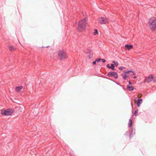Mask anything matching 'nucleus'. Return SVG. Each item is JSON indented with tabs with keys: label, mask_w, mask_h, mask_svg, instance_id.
<instances>
[{
	"label": "nucleus",
	"mask_w": 156,
	"mask_h": 156,
	"mask_svg": "<svg viewBox=\"0 0 156 156\" xmlns=\"http://www.w3.org/2000/svg\"><path fill=\"white\" fill-rule=\"evenodd\" d=\"M129 85H132V83H131V82L130 81V80L129 81Z\"/></svg>",
	"instance_id": "nucleus-29"
},
{
	"label": "nucleus",
	"mask_w": 156,
	"mask_h": 156,
	"mask_svg": "<svg viewBox=\"0 0 156 156\" xmlns=\"http://www.w3.org/2000/svg\"><path fill=\"white\" fill-rule=\"evenodd\" d=\"M131 132L129 133V137L130 139H131V138L133 136V127H131Z\"/></svg>",
	"instance_id": "nucleus-17"
},
{
	"label": "nucleus",
	"mask_w": 156,
	"mask_h": 156,
	"mask_svg": "<svg viewBox=\"0 0 156 156\" xmlns=\"http://www.w3.org/2000/svg\"><path fill=\"white\" fill-rule=\"evenodd\" d=\"M86 52L87 54L88 58L90 59L93 57V52L90 47L87 48Z\"/></svg>",
	"instance_id": "nucleus-7"
},
{
	"label": "nucleus",
	"mask_w": 156,
	"mask_h": 156,
	"mask_svg": "<svg viewBox=\"0 0 156 156\" xmlns=\"http://www.w3.org/2000/svg\"><path fill=\"white\" fill-rule=\"evenodd\" d=\"M65 149L66 151L68 154L70 155L73 154V151L71 149L69 148L67 146L66 147Z\"/></svg>",
	"instance_id": "nucleus-8"
},
{
	"label": "nucleus",
	"mask_w": 156,
	"mask_h": 156,
	"mask_svg": "<svg viewBox=\"0 0 156 156\" xmlns=\"http://www.w3.org/2000/svg\"><path fill=\"white\" fill-rule=\"evenodd\" d=\"M125 75L123 77V79L125 80H126L127 78L129 77V76H127L128 73H124Z\"/></svg>",
	"instance_id": "nucleus-18"
},
{
	"label": "nucleus",
	"mask_w": 156,
	"mask_h": 156,
	"mask_svg": "<svg viewBox=\"0 0 156 156\" xmlns=\"http://www.w3.org/2000/svg\"><path fill=\"white\" fill-rule=\"evenodd\" d=\"M107 76L109 77L113 76L115 78L117 79L118 78V74L117 72L114 71H111L109 72Z\"/></svg>",
	"instance_id": "nucleus-5"
},
{
	"label": "nucleus",
	"mask_w": 156,
	"mask_h": 156,
	"mask_svg": "<svg viewBox=\"0 0 156 156\" xmlns=\"http://www.w3.org/2000/svg\"><path fill=\"white\" fill-rule=\"evenodd\" d=\"M109 22V19L107 18L101 17L99 20V22L101 24L106 23Z\"/></svg>",
	"instance_id": "nucleus-6"
},
{
	"label": "nucleus",
	"mask_w": 156,
	"mask_h": 156,
	"mask_svg": "<svg viewBox=\"0 0 156 156\" xmlns=\"http://www.w3.org/2000/svg\"><path fill=\"white\" fill-rule=\"evenodd\" d=\"M123 68H125V67H122V66H121L120 67H119V70H122L123 69Z\"/></svg>",
	"instance_id": "nucleus-25"
},
{
	"label": "nucleus",
	"mask_w": 156,
	"mask_h": 156,
	"mask_svg": "<svg viewBox=\"0 0 156 156\" xmlns=\"http://www.w3.org/2000/svg\"><path fill=\"white\" fill-rule=\"evenodd\" d=\"M48 47H49V46H48L46 47V48H48Z\"/></svg>",
	"instance_id": "nucleus-34"
},
{
	"label": "nucleus",
	"mask_w": 156,
	"mask_h": 156,
	"mask_svg": "<svg viewBox=\"0 0 156 156\" xmlns=\"http://www.w3.org/2000/svg\"><path fill=\"white\" fill-rule=\"evenodd\" d=\"M9 50L10 51L12 52L15 51L16 48L13 46L11 45L9 47Z\"/></svg>",
	"instance_id": "nucleus-12"
},
{
	"label": "nucleus",
	"mask_w": 156,
	"mask_h": 156,
	"mask_svg": "<svg viewBox=\"0 0 156 156\" xmlns=\"http://www.w3.org/2000/svg\"><path fill=\"white\" fill-rule=\"evenodd\" d=\"M149 24L151 30H154L156 29V19L154 17L150 19L149 21Z\"/></svg>",
	"instance_id": "nucleus-2"
},
{
	"label": "nucleus",
	"mask_w": 156,
	"mask_h": 156,
	"mask_svg": "<svg viewBox=\"0 0 156 156\" xmlns=\"http://www.w3.org/2000/svg\"><path fill=\"white\" fill-rule=\"evenodd\" d=\"M136 78H137V76H134L133 77V78L134 79H136Z\"/></svg>",
	"instance_id": "nucleus-33"
},
{
	"label": "nucleus",
	"mask_w": 156,
	"mask_h": 156,
	"mask_svg": "<svg viewBox=\"0 0 156 156\" xmlns=\"http://www.w3.org/2000/svg\"><path fill=\"white\" fill-rule=\"evenodd\" d=\"M128 134V132H126L125 134L126 135H127Z\"/></svg>",
	"instance_id": "nucleus-31"
},
{
	"label": "nucleus",
	"mask_w": 156,
	"mask_h": 156,
	"mask_svg": "<svg viewBox=\"0 0 156 156\" xmlns=\"http://www.w3.org/2000/svg\"><path fill=\"white\" fill-rule=\"evenodd\" d=\"M153 76L152 74L150 75L148 77V80L147 81V83H149L151 81L153 80Z\"/></svg>",
	"instance_id": "nucleus-11"
},
{
	"label": "nucleus",
	"mask_w": 156,
	"mask_h": 156,
	"mask_svg": "<svg viewBox=\"0 0 156 156\" xmlns=\"http://www.w3.org/2000/svg\"><path fill=\"white\" fill-rule=\"evenodd\" d=\"M124 73H128V75L129 76H132L135 74V73L132 70H128L126 71H125L124 70L123 71Z\"/></svg>",
	"instance_id": "nucleus-9"
},
{
	"label": "nucleus",
	"mask_w": 156,
	"mask_h": 156,
	"mask_svg": "<svg viewBox=\"0 0 156 156\" xmlns=\"http://www.w3.org/2000/svg\"><path fill=\"white\" fill-rule=\"evenodd\" d=\"M86 27V20L85 19L79 21L76 28L77 31L81 32L85 30Z\"/></svg>",
	"instance_id": "nucleus-1"
},
{
	"label": "nucleus",
	"mask_w": 156,
	"mask_h": 156,
	"mask_svg": "<svg viewBox=\"0 0 156 156\" xmlns=\"http://www.w3.org/2000/svg\"><path fill=\"white\" fill-rule=\"evenodd\" d=\"M127 76H129V75H127Z\"/></svg>",
	"instance_id": "nucleus-35"
},
{
	"label": "nucleus",
	"mask_w": 156,
	"mask_h": 156,
	"mask_svg": "<svg viewBox=\"0 0 156 156\" xmlns=\"http://www.w3.org/2000/svg\"><path fill=\"white\" fill-rule=\"evenodd\" d=\"M101 60L103 63H105L106 62V60L104 59L101 58Z\"/></svg>",
	"instance_id": "nucleus-26"
},
{
	"label": "nucleus",
	"mask_w": 156,
	"mask_h": 156,
	"mask_svg": "<svg viewBox=\"0 0 156 156\" xmlns=\"http://www.w3.org/2000/svg\"><path fill=\"white\" fill-rule=\"evenodd\" d=\"M143 100L142 99H138L137 100V105L138 107L140 106V104L142 103Z\"/></svg>",
	"instance_id": "nucleus-13"
},
{
	"label": "nucleus",
	"mask_w": 156,
	"mask_h": 156,
	"mask_svg": "<svg viewBox=\"0 0 156 156\" xmlns=\"http://www.w3.org/2000/svg\"><path fill=\"white\" fill-rule=\"evenodd\" d=\"M23 88V87L22 86L16 87L15 90L17 92H19Z\"/></svg>",
	"instance_id": "nucleus-14"
},
{
	"label": "nucleus",
	"mask_w": 156,
	"mask_h": 156,
	"mask_svg": "<svg viewBox=\"0 0 156 156\" xmlns=\"http://www.w3.org/2000/svg\"><path fill=\"white\" fill-rule=\"evenodd\" d=\"M13 109H7L6 110H2L1 113L3 115L9 116L11 115L14 112Z\"/></svg>",
	"instance_id": "nucleus-4"
},
{
	"label": "nucleus",
	"mask_w": 156,
	"mask_h": 156,
	"mask_svg": "<svg viewBox=\"0 0 156 156\" xmlns=\"http://www.w3.org/2000/svg\"><path fill=\"white\" fill-rule=\"evenodd\" d=\"M133 124V122L132 120L131 119H130L129 120V121L128 123V126L129 128H131L132 127V126Z\"/></svg>",
	"instance_id": "nucleus-15"
},
{
	"label": "nucleus",
	"mask_w": 156,
	"mask_h": 156,
	"mask_svg": "<svg viewBox=\"0 0 156 156\" xmlns=\"http://www.w3.org/2000/svg\"><path fill=\"white\" fill-rule=\"evenodd\" d=\"M108 80H109L111 81H112L114 82H115V83H116L118 85H119V83H117L114 80H113L112 79H111L110 78H107Z\"/></svg>",
	"instance_id": "nucleus-23"
},
{
	"label": "nucleus",
	"mask_w": 156,
	"mask_h": 156,
	"mask_svg": "<svg viewBox=\"0 0 156 156\" xmlns=\"http://www.w3.org/2000/svg\"><path fill=\"white\" fill-rule=\"evenodd\" d=\"M98 34V31L97 29L95 30V32L93 33L94 35H95Z\"/></svg>",
	"instance_id": "nucleus-20"
},
{
	"label": "nucleus",
	"mask_w": 156,
	"mask_h": 156,
	"mask_svg": "<svg viewBox=\"0 0 156 156\" xmlns=\"http://www.w3.org/2000/svg\"><path fill=\"white\" fill-rule=\"evenodd\" d=\"M138 109L136 110L134 112V115H135V116H136L137 115V114L138 113Z\"/></svg>",
	"instance_id": "nucleus-21"
},
{
	"label": "nucleus",
	"mask_w": 156,
	"mask_h": 156,
	"mask_svg": "<svg viewBox=\"0 0 156 156\" xmlns=\"http://www.w3.org/2000/svg\"><path fill=\"white\" fill-rule=\"evenodd\" d=\"M112 62L114 63L116 67L118 65V62H115V61H113Z\"/></svg>",
	"instance_id": "nucleus-22"
},
{
	"label": "nucleus",
	"mask_w": 156,
	"mask_h": 156,
	"mask_svg": "<svg viewBox=\"0 0 156 156\" xmlns=\"http://www.w3.org/2000/svg\"><path fill=\"white\" fill-rule=\"evenodd\" d=\"M127 88L129 91H132L134 90V87L133 86H129V85H128Z\"/></svg>",
	"instance_id": "nucleus-16"
},
{
	"label": "nucleus",
	"mask_w": 156,
	"mask_h": 156,
	"mask_svg": "<svg viewBox=\"0 0 156 156\" xmlns=\"http://www.w3.org/2000/svg\"><path fill=\"white\" fill-rule=\"evenodd\" d=\"M110 69H111L112 70H115V65L113 64H111Z\"/></svg>",
	"instance_id": "nucleus-19"
},
{
	"label": "nucleus",
	"mask_w": 156,
	"mask_h": 156,
	"mask_svg": "<svg viewBox=\"0 0 156 156\" xmlns=\"http://www.w3.org/2000/svg\"><path fill=\"white\" fill-rule=\"evenodd\" d=\"M58 57L61 60H65L68 58L67 53L63 50H60L58 52Z\"/></svg>",
	"instance_id": "nucleus-3"
},
{
	"label": "nucleus",
	"mask_w": 156,
	"mask_h": 156,
	"mask_svg": "<svg viewBox=\"0 0 156 156\" xmlns=\"http://www.w3.org/2000/svg\"><path fill=\"white\" fill-rule=\"evenodd\" d=\"M133 45L132 44L129 45L126 44L125 45V48L126 49L129 50L133 48Z\"/></svg>",
	"instance_id": "nucleus-10"
},
{
	"label": "nucleus",
	"mask_w": 156,
	"mask_h": 156,
	"mask_svg": "<svg viewBox=\"0 0 156 156\" xmlns=\"http://www.w3.org/2000/svg\"><path fill=\"white\" fill-rule=\"evenodd\" d=\"M95 60L97 62H100L101 60V58H98L96 59Z\"/></svg>",
	"instance_id": "nucleus-24"
},
{
	"label": "nucleus",
	"mask_w": 156,
	"mask_h": 156,
	"mask_svg": "<svg viewBox=\"0 0 156 156\" xmlns=\"http://www.w3.org/2000/svg\"><path fill=\"white\" fill-rule=\"evenodd\" d=\"M146 82H147V79H146H146L144 80V83H146Z\"/></svg>",
	"instance_id": "nucleus-30"
},
{
	"label": "nucleus",
	"mask_w": 156,
	"mask_h": 156,
	"mask_svg": "<svg viewBox=\"0 0 156 156\" xmlns=\"http://www.w3.org/2000/svg\"><path fill=\"white\" fill-rule=\"evenodd\" d=\"M110 66H109V64H108L107 65V67L109 69H110Z\"/></svg>",
	"instance_id": "nucleus-28"
},
{
	"label": "nucleus",
	"mask_w": 156,
	"mask_h": 156,
	"mask_svg": "<svg viewBox=\"0 0 156 156\" xmlns=\"http://www.w3.org/2000/svg\"><path fill=\"white\" fill-rule=\"evenodd\" d=\"M131 106H132V107L133 108V103H132V101H131Z\"/></svg>",
	"instance_id": "nucleus-32"
},
{
	"label": "nucleus",
	"mask_w": 156,
	"mask_h": 156,
	"mask_svg": "<svg viewBox=\"0 0 156 156\" xmlns=\"http://www.w3.org/2000/svg\"><path fill=\"white\" fill-rule=\"evenodd\" d=\"M96 60H95V61H93V65H95L96 64Z\"/></svg>",
	"instance_id": "nucleus-27"
}]
</instances>
